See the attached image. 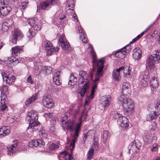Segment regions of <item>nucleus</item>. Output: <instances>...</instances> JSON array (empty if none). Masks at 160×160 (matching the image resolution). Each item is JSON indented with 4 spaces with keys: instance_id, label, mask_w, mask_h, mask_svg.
I'll return each instance as SVG.
<instances>
[{
    "instance_id": "nucleus-1",
    "label": "nucleus",
    "mask_w": 160,
    "mask_h": 160,
    "mask_svg": "<svg viewBox=\"0 0 160 160\" xmlns=\"http://www.w3.org/2000/svg\"><path fill=\"white\" fill-rule=\"evenodd\" d=\"M93 71L94 70L91 71L89 76L85 71H81L79 72L78 83L79 84H82V87L78 89L77 92L79 98L84 96L88 88L90 82L92 80Z\"/></svg>"
},
{
    "instance_id": "nucleus-2",
    "label": "nucleus",
    "mask_w": 160,
    "mask_h": 160,
    "mask_svg": "<svg viewBox=\"0 0 160 160\" xmlns=\"http://www.w3.org/2000/svg\"><path fill=\"white\" fill-rule=\"evenodd\" d=\"M119 102L122 104L124 112L126 115L132 113L134 105L132 101L127 97L124 95H120L118 98Z\"/></svg>"
},
{
    "instance_id": "nucleus-3",
    "label": "nucleus",
    "mask_w": 160,
    "mask_h": 160,
    "mask_svg": "<svg viewBox=\"0 0 160 160\" xmlns=\"http://www.w3.org/2000/svg\"><path fill=\"white\" fill-rule=\"evenodd\" d=\"M38 117L37 112L34 110H31L28 112V116L26 118V121L27 122L29 123V125L28 127V129L36 128L35 127L39 126L40 123L37 120Z\"/></svg>"
},
{
    "instance_id": "nucleus-4",
    "label": "nucleus",
    "mask_w": 160,
    "mask_h": 160,
    "mask_svg": "<svg viewBox=\"0 0 160 160\" xmlns=\"http://www.w3.org/2000/svg\"><path fill=\"white\" fill-rule=\"evenodd\" d=\"M90 53L92 56V62L97 64V69L96 73V79L98 80L99 77L102 75L103 73L102 70L104 68V61L103 58H101L99 60H97L96 53L94 51L92 47L91 48Z\"/></svg>"
},
{
    "instance_id": "nucleus-5",
    "label": "nucleus",
    "mask_w": 160,
    "mask_h": 160,
    "mask_svg": "<svg viewBox=\"0 0 160 160\" xmlns=\"http://www.w3.org/2000/svg\"><path fill=\"white\" fill-rule=\"evenodd\" d=\"M82 116L79 118V122L75 126L74 134L73 135L72 139L70 142V147H72V148L71 149V150L74 148L75 143L77 141V138L79 136L80 132L81 130V128L82 123Z\"/></svg>"
},
{
    "instance_id": "nucleus-6",
    "label": "nucleus",
    "mask_w": 160,
    "mask_h": 160,
    "mask_svg": "<svg viewBox=\"0 0 160 160\" xmlns=\"http://www.w3.org/2000/svg\"><path fill=\"white\" fill-rule=\"evenodd\" d=\"M141 145V143L138 140H135L129 144L128 147V153H131V157H133L134 156L135 154L139 150Z\"/></svg>"
},
{
    "instance_id": "nucleus-7",
    "label": "nucleus",
    "mask_w": 160,
    "mask_h": 160,
    "mask_svg": "<svg viewBox=\"0 0 160 160\" xmlns=\"http://www.w3.org/2000/svg\"><path fill=\"white\" fill-rule=\"evenodd\" d=\"M68 114L67 112H66L64 114L65 116L61 118V121L63 124H66L65 125V127H66V128L68 131L70 132H72L74 130L75 121L73 120L68 122Z\"/></svg>"
},
{
    "instance_id": "nucleus-8",
    "label": "nucleus",
    "mask_w": 160,
    "mask_h": 160,
    "mask_svg": "<svg viewBox=\"0 0 160 160\" xmlns=\"http://www.w3.org/2000/svg\"><path fill=\"white\" fill-rule=\"evenodd\" d=\"M23 37V35L20 30L18 28H15L12 32V35L10 37V41L12 43L16 44L18 40Z\"/></svg>"
},
{
    "instance_id": "nucleus-9",
    "label": "nucleus",
    "mask_w": 160,
    "mask_h": 160,
    "mask_svg": "<svg viewBox=\"0 0 160 160\" xmlns=\"http://www.w3.org/2000/svg\"><path fill=\"white\" fill-rule=\"evenodd\" d=\"M44 43L47 54L48 55H51L54 51L58 52L59 49V48L58 47L55 48L53 47L52 44L49 41L46 40L44 42Z\"/></svg>"
},
{
    "instance_id": "nucleus-10",
    "label": "nucleus",
    "mask_w": 160,
    "mask_h": 160,
    "mask_svg": "<svg viewBox=\"0 0 160 160\" xmlns=\"http://www.w3.org/2000/svg\"><path fill=\"white\" fill-rule=\"evenodd\" d=\"M111 98L110 95L103 97L99 105V108L101 110H105L110 105Z\"/></svg>"
},
{
    "instance_id": "nucleus-11",
    "label": "nucleus",
    "mask_w": 160,
    "mask_h": 160,
    "mask_svg": "<svg viewBox=\"0 0 160 160\" xmlns=\"http://www.w3.org/2000/svg\"><path fill=\"white\" fill-rule=\"evenodd\" d=\"M58 44L63 49L66 50L70 47L69 43L66 40L65 35L63 34L59 36L58 40Z\"/></svg>"
},
{
    "instance_id": "nucleus-12",
    "label": "nucleus",
    "mask_w": 160,
    "mask_h": 160,
    "mask_svg": "<svg viewBox=\"0 0 160 160\" xmlns=\"http://www.w3.org/2000/svg\"><path fill=\"white\" fill-rule=\"evenodd\" d=\"M117 123L123 129H126L128 127V120L125 116H121L117 120Z\"/></svg>"
},
{
    "instance_id": "nucleus-13",
    "label": "nucleus",
    "mask_w": 160,
    "mask_h": 160,
    "mask_svg": "<svg viewBox=\"0 0 160 160\" xmlns=\"http://www.w3.org/2000/svg\"><path fill=\"white\" fill-rule=\"evenodd\" d=\"M43 99V104L46 108H51L54 106L52 99L49 98L47 94L44 95Z\"/></svg>"
},
{
    "instance_id": "nucleus-14",
    "label": "nucleus",
    "mask_w": 160,
    "mask_h": 160,
    "mask_svg": "<svg viewBox=\"0 0 160 160\" xmlns=\"http://www.w3.org/2000/svg\"><path fill=\"white\" fill-rule=\"evenodd\" d=\"M122 94L121 95H124L127 97L128 94L131 92L130 85L127 82L123 83L122 87Z\"/></svg>"
},
{
    "instance_id": "nucleus-15",
    "label": "nucleus",
    "mask_w": 160,
    "mask_h": 160,
    "mask_svg": "<svg viewBox=\"0 0 160 160\" xmlns=\"http://www.w3.org/2000/svg\"><path fill=\"white\" fill-rule=\"evenodd\" d=\"M11 10V7L9 6L2 7L0 8V17L2 18L6 16Z\"/></svg>"
},
{
    "instance_id": "nucleus-16",
    "label": "nucleus",
    "mask_w": 160,
    "mask_h": 160,
    "mask_svg": "<svg viewBox=\"0 0 160 160\" xmlns=\"http://www.w3.org/2000/svg\"><path fill=\"white\" fill-rule=\"evenodd\" d=\"M45 144L44 142L41 140L38 139L31 141L29 143V146L31 148H34L38 146L41 147V145L43 146Z\"/></svg>"
},
{
    "instance_id": "nucleus-17",
    "label": "nucleus",
    "mask_w": 160,
    "mask_h": 160,
    "mask_svg": "<svg viewBox=\"0 0 160 160\" xmlns=\"http://www.w3.org/2000/svg\"><path fill=\"white\" fill-rule=\"evenodd\" d=\"M26 24L27 25H29L36 31L40 30L41 28V25L38 24L35 21H27L26 22Z\"/></svg>"
},
{
    "instance_id": "nucleus-18",
    "label": "nucleus",
    "mask_w": 160,
    "mask_h": 160,
    "mask_svg": "<svg viewBox=\"0 0 160 160\" xmlns=\"http://www.w3.org/2000/svg\"><path fill=\"white\" fill-rule=\"evenodd\" d=\"M10 128L8 126H3L0 128V138L9 135L10 133Z\"/></svg>"
},
{
    "instance_id": "nucleus-19",
    "label": "nucleus",
    "mask_w": 160,
    "mask_h": 160,
    "mask_svg": "<svg viewBox=\"0 0 160 160\" xmlns=\"http://www.w3.org/2000/svg\"><path fill=\"white\" fill-rule=\"evenodd\" d=\"M13 21H5L2 22L1 30L2 32H5L8 30V28L11 27L13 23Z\"/></svg>"
},
{
    "instance_id": "nucleus-20",
    "label": "nucleus",
    "mask_w": 160,
    "mask_h": 160,
    "mask_svg": "<svg viewBox=\"0 0 160 160\" xmlns=\"http://www.w3.org/2000/svg\"><path fill=\"white\" fill-rule=\"evenodd\" d=\"M23 51V47L19 46H16L12 48V53L13 56H18Z\"/></svg>"
},
{
    "instance_id": "nucleus-21",
    "label": "nucleus",
    "mask_w": 160,
    "mask_h": 160,
    "mask_svg": "<svg viewBox=\"0 0 160 160\" xmlns=\"http://www.w3.org/2000/svg\"><path fill=\"white\" fill-rule=\"evenodd\" d=\"M149 57L155 62H158L160 60V50L155 51L153 52V54Z\"/></svg>"
},
{
    "instance_id": "nucleus-22",
    "label": "nucleus",
    "mask_w": 160,
    "mask_h": 160,
    "mask_svg": "<svg viewBox=\"0 0 160 160\" xmlns=\"http://www.w3.org/2000/svg\"><path fill=\"white\" fill-rule=\"evenodd\" d=\"M133 57L136 60H138L141 57L142 51L139 48H136L133 50Z\"/></svg>"
},
{
    "instance_id": "nucleus-23",
    "label": "nucleus",
    "mask_w": 160,
    "mask_h": 160,
    "mask_svg": "<svg viewBox=\"0 0 160 160\" xmlns=\"http://www.w3.org/2000/svg\"><path fill=\"white\" fill-rule=\"evenodd\" d=\"M150 84L151 89L154 90L158 88L159 85V82L156 77H152L150 80Z\"/></svg>"
},
{
    "instance_id": "nucleus-24",
    "label": "nucleus",
    "mask_w": 160,
    "mask_h": 160,
    "mask_svg": "<svg viewBox=\"0 0 160 160\" xmlns=\"http://www.w3.org/2000/svg\"><path fill=\"white\" fill-rule=\"evenodd\" d=\"M102 76H103V75L101 76H100L99 77V78H98V80H96V76H95V79L93 80V82H94V85L92 87L91 92V94L90 95L91 98V99H92L93 98L94 96V93H95V90L97 88L98 83L97 82L99 80L100 77H102Z\"/></svg>"
},
{
    "instance_id": "nucleus-25",
    "label": "nucleus",
    "mask_w": 160,
    "mask_h": 160,
    "mask_svg": "<svg viewBox=\"0 0 160 160\" xmlns=\"http://www.w3.org/2000/svg\"><path fill=\"white\" fill-rule=\"evenodd\" d=\"M38 94V93H36L29 98L25 102V105L28 106L34 102L37 98Z\"/></svg>"
},
{
    "instance_id": "nucleus-26",
    "label": "nucleus",
    "mask_w": 160,
    "mask_h": 160,
    "mask_svg": "<svg viewBox=\"0 0 160 160\" xmlns=\"http://www.w3.org/2000/svg\"><path fill=\"white\" fill-rule=\"evenodd\" d=\"M122 67H120L116 70H114L113 72L112 75L113 77L116 80H118L120 77V71L122 70Z\"/></svg>"
},
{
    "instance_id": "nucleus-27",
    "label": "nucleus",
    "mask_w": 160,
    "mask_h": 160,
    "mask_svg": "<svg viewBox=\"0 0 160 160\" xmlns=\"http://www.w3.org/2000/svg\"><path fill=\"white\" fill-rule=\"evenodd\" d=\"M17 146V143L12 145L10 147H8V154L12 155L15 152L16 150V147Z\"/></svg>"
},
{
    "instance_id": "nucleus-28",
    "label": "nucleus",
    "mask_w": 160,
    "mask_h": 160,
    "mask_svg": "<svg viewBox=\"0 0 160 160\" xmlns=\"http://www.w3.org/2000/svg\"><path fill=\"white\" fill-rule=\"evenodd\" d=\"M155 62L149 57L148 60L146 61V68L148 69H153L154 67V62Z\"/></svg>"
},
{
    "instance_id": "nucleus-29",
    "label": "nucleus",
    "mask_w": 160,
    "mask_h": 160,
    "mask_svg": "<svg viewBox=\"0 0 160 160\" xmlns=\"http://www.w3.org/2000/svg\"><path fill=\"white\" fill-rule=\"evenodd\" d=\"M121 116L120 113H118L117 111H112L111 113L110 117L111 119H112L113 120H117Z\"/></svg>"
},
{
    "instance_id": "nucleus-30",
    "label": "nucleus",
    "mask_w": 160,
    "mask_h": 160,
    "mask_svg": "<svg viewBox=\"0 0 160 160\" xmlns=\"http://www.w3.org/2000/svg\"><path fill=\"white\" fill-rule=\"evenodd\" d=\"M148 80V76H145L144 77L143 76V78L140 80V85L143 87L146 86L148 85L147 81Z\"/></svg>"
},
{
    "instance_id": "nucleus-31",
    "label": "nucleus",
    "mask_w": 160,
    "mask_h": 160,
    "mask_svg": "<svg viewBox=\"0 0 160 160\" xmlns=\"http://www.w3.org/2000/svg\"><path fill=\"white\" fill-rule=\"evenodd\" d=\"M125 52L122 50V49L118 50L114 54L115 56L119 58H122L125 57Z\"/></svg>"
},
{
    "instance_id": "nucleus-32",
    "label": "nucleus",
    "mask_w": 160,
    "mask_h": 160,
    "mask_svg": "<svg viewBox=\"0 0 160 160\" xmlns=\"http://www.w3.org/2000/svg\"><path fill=\"white\" fill-rule=\"evenodd\" d=\"M77 81V78L72 73L71 74L69 78L68 84L72 86L75 84Z\"/></svg>"
},
{
    "instance_id": "nucleus-33",
    "label": "nucleus",
    "mask_w": 160,
    "mask_h": 160,
    "mask_svg": "<svg viewBox=\"0 0 160 160\" xmlns=\"http://www.w3.org/2000/svg\"><path fill=\"white\" fill-rule=\"evenodd\" d=\"M159 114V113L158 112H156L155 111L151 112L147 118L151 120H152L156 118Z\"/></svg>"
},
{
    "instance_id": "nucleus-34",
    "label": "nucleus",
    "mask_w": 160,
    "mask_h": 160,
    "mask_svg": "<svg viewBox=\"0 0 160 160\" xmlns=\"http://www.w3.org/2000/svg\"><path fill=\"white\" fill-rule=\"evenodd\" d=\"M2 95H3V97H4V95H7L8 93V86L5 85L3 86L0 88Z\"/></svg>"
},
{
    "instance_id": "nucleus-35",
    "label": "nucleus",
    "mask_w": 160,
    "mask_h": 160,
    "mask_svg": "<svg viewBox=\"0 0 160 160\" xmlns=\"http://www.w3.org/2000/svg\"><path fill=\"white\" fill-rule=\"evenodd\" d=\"M123 71L124 76L125 77H129L130 76L131 71L130 69V68L128 67H126L125 68L123 67Z\"/></svg>"
},
{
    "instance_id": "nucleus-36",
    "label": "nucleus",
    "mask_w": 160,
    "mask_h": 160,
    "mask_svg": "<svg viewBox=\"0 0 160 160\" xmlns=\"http://www.w3.org/2000/svg\"><path fill=\"white\" fill-rule=\"evenodd\" d=\"M109 136V133L108 132L107 130H104L103 131L102 135V138L103 139V142L105 143L107 141Z\"/></svg>"
},
{
    "instance_id": "nucleus-37",
    "label": "nucleus",
    "mask_w": 160,
    "mask_h": 160,
    "mask_svg": "<svg viewBox=\"0 0 160 160\" xmlns=\"http://www.w3.org/2000/svg\"><path fill=\"white\" fill-rule=\"evenodd\" d=\"M6 81L7 83L11 84L14 82L15 80V77L14 76H8L6 77Z\"/></svg>"
},
{
    "instance_id": "nucleus-38",
    "label": "nucleus",
    "mask_w": 160,
    "mask_h": 160,
    "mask_svg": "<svg viewBox=\"0 0 160 160\" xmlns=\"http://www.w3.org/2000/svg\"><path fill=\"white\" fill-rule=\"evenodd\" d=\"M67 2L68 7L70 8L69 9L73 10L75 6L74 0H67Z\"/></svg>"
},
{
    "instance_id": "nucleus-39",
    "label": "nucleus",
    "mask_w": 160,
    "mask_h": 160,
    "mask_svg": "<svg viewBox=\"0 0 160 160\" xmlns=\"http://www.w3.org/2000/svg\"><path fill=\"white\" fill-rule=\"evenodd\" d=\"M93 148H91L88 153L87 158L89 160L92 158L93 155Z\"/></svg>"
},
{
    "instance_id": "nucleus-40",
    "label": "nucleus",
    "mask_w": 160,
    "mask_h": 160,
    "mask_svg": "<svg viewBox=\"0 0 160 160\" xmlns=\"http://www.w3.org/2000/svg\"><path fill=\"white\" fill-rule=\"evenodd\" d=\"M48 0L44 1L41 4V8L42 9L45 10L48 7L50 6V4L48 2Z\"/></svg>"
},
{
    "instance_id": "nucleus-41",
    "label": "nucleus",
    "mask_w": 160,
    "mask_h": 160,
    "mask_svg": "<svg viewBox=\"0 0 160 160\" xmlns=\"http://www.w3.org/2000/svg\"><path fill=\"white\" fill-rule=\"evenodd\" d=\"M52 79L56 85H59L61 84V80L60 79V78H53Z\"/></svg>"
},
{
    "instance_id": "nucleus-42",
    "label": "nucleus",
    "mask_w": 160,
    "mask_h": 160,
    "mask_svg": "<svg viewBox=\"0 0 160 160\" xmlns=\"http://www.w3.org/2000/svg\"><path fill=\"white\" fill-rule=\"evenodd\" d=\"M50 5H58L59 3V0H48Z\"/></svg>"
},
{
    "instance_id": "nucleus-43",
    "label": "nucleus",
    "mask_w": 160,
    "mask_h": 160,
    "mask_svg": "<svg viewBox=\"0 0 160 160\" xmlns=\"http://www.w3.org/2000/svg\"><path fill=\"white\" fill-rule=\"evenodd\" d=\"M66 17V16L65 15H63L62 17H58V14H57L56 13L54 15L53 17L52 16L51 17V19H59L60 20L65 19Z\"/></svg>"
},
{
    "instance_id": "nucleus-44",
    "label": "nucleus",
    "mask_w": 160,
    "mask_h": 160,
    "mask_svg": "<svg viewBox=\"0 0 160 160\" xmlns=\"http://www.w3.org/2000/svg\"><path fill=\"white\" fill-rule=\"evenodd\" d=\"M122 50H123L125 53L129 52L131 49V46L129 45H127L122 48Z\"/></svg>"
},
{
    "instance_id": "nucleus-45",
    "label": "nucleus",
    "mask_w": 160,
    "mask_h": 160,
    "mask_svg": "<svg viewBox=\"0 0 160 160\" xmlns=\"http://www.w3.org/2000/svg\"><path fill=\"white\" fill-rule=\"evenodd\" d=\"M7 107L6 103H4V101L2 102L1 104H0V111H3L7 108Z\"/></svg>"
},
{
    "instance_id": "nucleus-46",
    "label": "nucleus",
    "mask_w": 160,
    "mask_h": 160,
    "mask_svg": "<svg viewBox=\"0 0 160 160\" xmlns=\"http://www.w3.org/2000/svg\"><path fill=\"white\" fill-rule=\"evenodd\" d=\"M44 69L46 74H48L52 72V68L50 67L45 66Z\"/></svg>"
},
{
    "instance_id": "nucleus-47",
    "label": "nucleus",
    "mask_w": 160,
    "mask_h": 160,
    "mask_svg": "<svg viewBox=\"0 0 160 160\" xmlns=\"http://www.w3.org/2000/svg\"><path fill=\"white\" fill-rule=\"evenodd\" d=\"M99 143L98 141H95L92 145V147L93 148V150H97L99 148Z\"/></svg>"
},
{
    "instance_id": "nucleus-48",
    "label": "nucleus",
    "mask_w": 160,
    "mask_h": 160,
    "mask_svg": "<svg viewBox=\"0 0 160 160\" xmlns=\"http://www.w3.org/2000/svg\"><path fill=\"white\" fill-rule=\"evenodd\" d=\"M85 35L84 34H81L80 36V39L84 43H87V39L85 37Z\"/></svg>"
},
{
    "instance_id": "nucleus-49",
    "label": "nucleus",
    "mask_w": 160,
    "mask_h": 160,
    "mask_svg": "<svg viewBox=\"0 0 160 160\" xmlns=\"http://www.w3.org/2000/svg\"><path fill=\"white\" fill-rule=\"evenodd\" d=\"M61 71H58L55 72L53 74V78H60Z\"/></svg>"
},
{
    "instance_id": "nucleus-50",
    "label": "nucleus",
    "mask_w": 160,
    "mask_h": 160,
    "mask_svg": "<svg viewBox=\"0 0 160 160\" xmlns=\"http://www.w3.org/2000/svg\"><path fill=\"white\" fill-rule=\"evenodd\" d=\"M79 110V108L78 107H76V108H74L73 111H72V114L74 117H75L77 114L78 113Z\"/></svg>"
},
{
    "instance_id": "nucleus-51",
    "label": "nucleus",
    "mask_w": 160,
    "mask_h": 160,
    "mask_svg": "<svg viewBox=\"0 0 160 160\" xmlns=\"http://www.w3.org/2000/svg\"><path fill=\"white\" fill-rule=\"evenodd\" d=\"M142 36V34L141 33L140 34L138 35L135 38L133 39L132 41L130 42V43L131 44L132 43H134Z\"/></svg>"
},
{
    "instance_id": "nucleus-52",
    "label": "nucleus",
    "mask_w": 160,
    "mask_h": 160,
    "mask_svg": "<svg viewBox=\"0 0 160 160\" xmlns=\"http://www.w3.org/2000/svg\"><path fill=\"white\" fill-rule=\"evenodd\" d=\"M142 36V34L141 33L140 34L138 35L135 38L133 39L132 41L130 42V43L131 44L132 43H134Z\"/></svg>"
},
{
    "instance_id": "nucleus-53",
    "label": "nucleus",
    "mask_w": 160,
    "mask_h": 160,
    "mask_svg": "<svg viewBox=\"0 0 160 160\" xmlns=\"http://www.w3.org/2000/svg\"><path fill=\"white\" fill-rule=\"evenodd\" d=\"M142 36V34L141 33L140 34L138 35L135 38L133 39L132 41L130 42V43L131 44L132 43H134Z\"/></svg>"
},
{
    "instance_id": "nucleus-54",
    "label": "nucleus",
    "mask_w": 160,
    "mask_h": 160,
    "mask_svg": "<svg viewBox=\"0 0 160 160\" xmlns=\"http://www.w3.org/2000/svg\"><path fill=\"white\" fill-rule=\"evenodd\" d=\"M58 147L55 144H52L49 147V149L50 151H53L55 149L58 148Z\"/></svg>"
},
{
    "instance_id": "nucleus-55",
    "label": "nucleus",
    "mask_w": 160,
    "mask_h": 160,
    "mask_svg": "<svg viewBox=\"0 0 160 160\" xmlns=\"http://www.w3.org/2000/svg\"><path fill=\"white\" fill-rule=\"evenodd\" d=\"M10 2V0H1V3L2 5H7Z\"/></svg>"
},
{
    "instance_id": "nucleus-56",
    "label": "nucleus",
    "mask_w": 160,
    "mask_h": 160,
    "mask_svg": "<svg viewBox=\"0 0 160 160\" xmlns=\"http://www.w3.org/2000/svg\"><path fill=\"white\" fill-rule=\"evenodd\" d=\"M158 145L157 144H153V147L151 149V151L153 152V151H156L158 150Z\"/></svg>"
},
{
    "instance_id": "nucleus-57",
    "label": "nucleus",
    "mask_w": 160,
    "mask_h": 160,
    "mask_svg": "<svg viewBox=\"0 0 160 160\" xmlns=\"http://www.w3.org/2000/svg\"><path fill=\"white\" fill-rule=\"evenodd\" d=\"M28 2H23L21 4L20 7L21 9H25L28 4Z\"/></svg>"
},
{
    "instance_id": "nucleus-58",
    "label": "nucleus",
    "mask_w": 160,
    "mask_h": 160,
    "mask_svg": "<svg viewBox=\"0 0 160 160\" xmlns=\"http://www.w3.org/2000/svg\"><path fill=\"white\" fill-rule=\"evenodd\" d=\"M90 98H91L90 95L89 97H87L86 98L85 101V106L88 105L89 104Z\"/></svg>"
},
{
    "instance_id": "nucleus-59",
    "label": "nucleus",
    "mask_w": 160,
    "mask_h": 160,
    "mask_svg": "<svg viewBox=\"0 0 160 160\" xmlns=\"http://www.w3.org/2000/svg\"><path fill=\"white\" fill-rule=\"evenodd\" d=\"M39 135H41V136H42V137L44 138H46L47 136V134H46L45 131L43 130L39 132Z\"/></svg>"
},
{
    "instance_id": "nucleus-60",
    "label": "nucleus",
    "mask_w": 160,
    "mask_h": 160,
    "mask_svg": "<svg viewBox=\"0 0 160 160\" xmlns=\"http://www.w3.org/2000/svg\"><path fill=\"white\" fill-rule=\"evenodd\" d=\"M153 24H150L144 31L141 34H142V36L143 35L146 33L148 31L150 28L151 27H152Z\"/></svg>"
},
{
    "instance_id": "nucleus-61",
    "label": "nucleus",
    "mask_w": 160,
    "mask_h": 160,
    "mask_svg": "<svg viewBox=\"0 0 160 160\" xmlns=\"http://www.w3.org/2000/svg\"><path fill=\"white\" fill-rule=\"evenodd\" d=\"M155 108L157 110L160 111V101L156 103Z\"/></svg>"
},
{
    "instance_id": "nucleus-62",
    "label": "nucleus",
    "mask_w": 160,
    "mask_h": 160,
    "mask_svg": "<svg viewBox=\"0 0 160 160\" xmlns=\"http://www.w3.org/2000/svg\"><path fill=\"white\" fill-rule=\"evenodd\" d=\"M78 31L80 33H81L82 34H84V31L81 26H78Z\"/></svg>"
},
{
    "instance_id": "nucleus-63",
    "label": "nucleus",
    "mask_w": 160,
    "mask_h": 160,
    "mask_svg": "<svg viewBox=\"0 0 160 160\" xmlns=\"http://www.w3.org/2000/svg\"><path fill=\"white\" fill-rule=\"evenodd\" d=\"M28 33L29 35H28V37H30V38H31L32 37H33L34 35V33L30 31V30H29L28 31Z\"/></svg>"
},
{
    "instance_id": "nucleus-64",
    "label": "nucleus",
    "mask_w": 160,
    "mask_h": 160,
    "mask_svg": "<svg viewBox=\"0 0 160 160\" xmlns=\"http://www.w3.org/2000/svg\"><path fill=\"white\" fill-rule=\"evenodd\" d=\"M66 160H74L71 154H69L68 155V158H65Z\"/></svg>"
}]
</instances>
